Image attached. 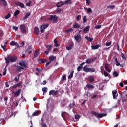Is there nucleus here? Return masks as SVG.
Returning <instances> with one entry per match:
<instances>
[{"mask_svg":"<svg viewBox=\"0 0 127 127\" xmlns=\"http://www.w3.org/2000/svg\"><path fill=\"white\" fill-rule=\"evenodd\" d=\"M92 50H95V49H98L99 47H101V45H95L91 46Z\"/></svg>","mask_w":127,"mask_h":127,"instance_id":"4468645a","label":"nucleus"},{"mask_svg":"<svg viewBox=\"0 0 127 127\" xmlns=\"http://www.w3.org/2000/svg\"><path fill=\"white\" fill-rule=\"evenodd\" d=\"M104 75L105 77H108L109 75V74L106 71H104Z\"/></svg>","mask_w":127,"mask_h":127,"instance_id":"3c124183","label":"nucleus"},{"mask_svg":"<svg viewBox=\"0 0 127 127\" xmlns=\"http://www.w3.org/2000/svg\"><path fill=\"white\" fill-rule=\"evenodd\" d=\"M72 3V1L71 0H67L65 1L64 3H63L62 4L60 5H58V4H59V3H57L56 4V6L59 8L61 6H62V5H64L65 4H71Z\"/></svg>","mask_w":127,"mask_h":127,"instance_id":"0eeeda50","label":"nucleus"},{"mask_svg":"<svg viewBox=\"0 0 127 127\" xmlns=\"http://www.w3.org/2000/svg\"><path fill=\"white\" fill-rule=\"evenodd\" d=\"M56 60V57L54 56H51L49 57V60L51 63V62L54 61Z\"/></svg>","mask_w":127,"mask_h":127,"instance_id":"4be33fe9","label":"nucleus"},{"mask_svg":"<svg viewBox=\"0 0 127 127\" xmlns=\"http://www.w3.org/2000/svg\"><path fill=\"white\" fill-rule=\"evenodd\" d=\"M83 71L85 72H89V73H92V72H95L96 70L95 68H87V65L84 66L83 68Z\"/></svg>","mask_w":127,"mask_h":127,"instance_id":"7ed1b4c3","label":"nucleus"},{"mask_svg":"<svg viewBox=\"0 0 127 127\" xmlns=\"http://www.w3.org/2000/svg\"><path fill=\"white\" fill-rule=\"evenodd\" d=\"M19 65H20L21 67H23L25 68H26L27 67L24 62H19Z\"/></svg>","mask_w":127,"mask_h":127,"instance_id":"f8f14e48","label":"nucleus"},{"mask_svg":"<svg viewBox=\"0 0 127 127\" xmlns=\"http://www.w3.org/2000/svg\"><path fill=\"white\" fill-rule=\"evenodd\" d=\"M49 26V24H45L40 26V32H44L45 29H46Z\"/></svg>","mask_w":127,"mask_h":127,"instance_id":"423d86ee","label":"nucleus"},{"mask_svg":"<svg viewBox=\"0 0 127 127\" xmlns=\"http://www.w3.org/2000/svg\"><path fill=\"white\" fill-rule=\"evenodd\" d=\"M112 44V42H106V46H110V45H111Z\"/></svg>","mask_w":127,"mask_h":127,"instance_id":"864d4df0","label":"nucleus"},{"mask_svg":"<svg viewBox=\"0 0 127 127\" xmlns=\"http://www.w3.org/2000/svg\"><path fill=\"white\" fill-rule=\"evenodd\" d=\"M50 18L47 19V20H52L54 23H56L57 22L58 17L56 15H50Z\"/></svg>","mask_w":127,"mask_h":127,"instance_id":"20e7f679","label":"nucleus"},{"mask_svg":"<svg viewBox=\"0 0 127 127\" xmlns=\"http://www.w3.org/2000/svg\"><path fill=\"white\" fill-rule=\"evenodd\" d=\"M41 125L42 127H47V126L45 123H41Z\"/></svg>","mask_w":127,"mask_h":127,"instance_id":"6e6d98bb","label":"nucleus"},{"mask_svg":"<svg viewBox=\"0 0 127 127\" xmlns=\"http://www.w3.org/2000/svg\"><path fill=\"white\" fill-rule=\"evenodd\" d=\"M118 92L116 90H114L112 91V95H113V99H116V95L117 94Z\"/></svg>","mask_w":127,"mask_h":127,"instance_id":"aec40b11","label":"nucleus"},{"mask_svg":"<svg viewBox=\"0 0 127 127\" xmlns=\"http://www.w3.org/2000/svg\"><path fill=\"white\" fill-rule=\"evenodd\" d=\"M114 60L115 63H116V66H119L121 65V64L118 62L117 58H115Z\"/></svg>","mask_w":127,"mask_h":127,"instance_id":"c756f323","label":"nucleus"},{"mask_svg":"<svg viewBox=\"0 0 127 127\" xmlns=\"http://www.w3.org/2000/svg\"><path fill=\"white\" fill-rule=\"evenodd\" d=\"M48 91V88L47 87H43L42 88V91L43 92V95H45V93H46Z\"/></svg>","mask_w":127,"mask_h":127,"instance_id":"b1692460","label":"nucleus"},{"mask_svg":"<svg viewBox=\"0 0 127 127\" xmlns=\"http://www.w3.org/2000/svg\"><path fill=\"white\" fill-rule=\"evenodd\" d=\"M91 114L94 116L95 117L97 118H102L104 116H106L107 115L106 114L102 113L100 114L98 112H96V111H92L91 112Z\"/></svg>","mask_w":127,"mask_h":127,"instance_id":"f03ea898","label":"nucleus"},{"mask_svg":"<svg viewBox=\"0 0 127 127\" xmlns=\"http://www.w3.org/2000/svg\"><path fill=\"white\" fill-rule=\"evenodd\" d=\"M74 73V70H72L71 71L70 75L68 76V79H71L73 78Z\"/></svg>","mask_w":127,"mask_h":127,"instance_id":"cd10ccee","label":"nucleus"},{"mask_svg":"<svg viewBox=\"0 0 127 127\" xmlns=\"http://www.w3.org/2000/svg\"><path fill=\"white\" fill-rule=\"evenodd\" d=\"M32 2L31 0H29L28 3H26V6H30V5L31 4Z\"/></svg>","mask_w":127,"mask_h":127,"instance_id":"09e8293b","label":"nucleus"},{"mask_svg":"<svg viewBox=\"0 0 127 127\" xmlns=\"http://www.w3.org/2000/svg\"><path fill=\"white\" fill-rule=\"evenodd\" d=\"M105 69L108 72L111 73V70L109 68V64H105Z\"/></svg>","mask_w":127,"mask_h":127,"instance_id":"9d476101","label":"nucleus"},{"mask_svg":"<svg viewBox=\"0 0 127 127\" xmlns=\"http://www.w3.org/2000/svg\"><path fill=\"white\" fill-rule=\"evenodd\" d=\"M39 114V112L37 111L36 112H34L32 114V116L33 117H35V116H37L38 114Z\"/></svg>","mask_w":127,"mask_h":127,"instance_id":"f704fd0d","label":"nucleus"},{"mask_svg":"<svg viewBox=\"0 0 127 127\" xmlns=\"http://www.w3.org/2000/svg\"><path fill=\"white\" fill-rule=\"evenodd\" d=\"M40 29L38 27H35L34 32H39Z\"/></svg>","mask_w":127,"mask_h":127,"instance_id":"e433bc0d","label":"nucleus"},{"mask_svg":"<svg viewBox=\"0 0 127 127\" xmlns=\"http://www.w3.org/2000/svg\"><path fill=\"white\" fill-rule=\"evenodd\" d=\"M11 17V14L10 13H9L8 15H7L6 16H5V19H8Z\"/></svg>","mask_w":127,"mask_h":127,"instance_id":"a19ab883","label":"nucleus"},{"mask_svg":"<svg viewBox=\"0 0 127 127\" xmlns=\"http://www.w3.org/2000/svg\"><path fill=\"white\" fill-rule=\"evenodd\" d=\"M113 74L115 76V77H117L119 76V73L116 71H114Z\"/></svg>","mask_w":127,"mask_h":127,"instance_id":"37998d69","label":"nucleus"},{"mask_svg":"<svg viewBox=\"0 0 127 127\" xmlns=\"http://www.w3.org/2000/svg\"><path fill=\"white\" fill-rule=\"evenodd\" d=\"M75 106V102H73L72 104L71 103L69 104V107L70 108V109L73 108Z\"/></svg>","mask_w":127,"mask_h":127,"instance_id":"4c0bfd02","label":"nucleus"},{"mask_svg":"<svg viewBox=\"0 0 127 127\" xmlns=\"http://www.w3.org/2000/svg\"><path fill=\"white\" fill-rule=\"evenodd\" d=\"M85 39H86V40H87V41H89V42H92L93 40V38L92 37H89L88 36H86L85 37Z\"/></svg>","mask_w":127,"mask_h":127,"instance_id":"c85d7f7f","label":"nucleus"},{"mask_svg":"<svg viewBox=\"0 0 127 127\" xmlns=\"http://www.w3.org/2000/svg\"><path fill=\"white\" fill-rule=\"evenodd\" d=\"M31 49H32V46H29L28 48H27L26 51H28V50H30Z\"/></svg>","mask_w":127,"mask_h":127,"instance_id":"69168bd1","label":"nucleus"},{"mask_svg":"<svg viewBox=\"0 0 127 127\" xmlns=\"http://www.w3.org/2000/svg\"><path fill=\"white\" fill-rule=\"evenodd\" d=\"M7 44V41L6 40L4 41V44H1V46H2V48L4 49V51H6V49L5 47Z\"/></svg>","mask_w":127,"mask_h":127,"instance_id":"dca6fc26","label":"nucleus"},{"mask_svg":"<svg viewBox=\"0 0 127 127\" xmlns=\"http://www.w3.org/2000/svg\"><path fill=\"white\" fill-rule=\"evenodd\" d=\"M21 92V89H18V91H16L14 94L15 95V96H19Z\"/></svg>","mask_w":127,"mask_h":127,"instance_id":"5701e85b","label":"nucleus"},{"mask_svg":"<svg viewBox=\"0 0 127 127\" xmlns=\"http://www.w3.org/2000/svg\"><path fill=\"white\" fill-rule=\"evenodd\" d=\"M40 55V50L38 49H36L34 52V58H36L39 56Z\"/></svg>","mask_w":127,"mask_h":127,"instance_id":"1a4fd4ad","label":"nucleus"},{"mask_svg":"<svg viewBox=\"0 0 127 127\" xmlns=\"http://www.w3.org/2000/svg\"><path fill=\"white\" fill-rule=\"evenodd\" d=\"M86 3L89 5L91 3V0H86Z\"/></svg>","mask_w":127,"mask_h":127,"instance_id":"680f3d73","label":"nucleus"},{"mask_svg":"<svg viewBox=\"0 0 127 127\" xmlns=\"http://www.w3.org/2000/svg\"><path fill=\"white\" fill-rule=\"evenodd\" d=\"M54 45L56 47H58L60 46V44L58 43V41L56 39L54 40Z\"/></svg>","mask_w":127,"mask_h":127,"instance_id":"473e14b6","label":"nucleus"},{"mask_svg":"<svg viewBox=\"0 0 127 127\" xmlns=\"http://www.w3.org/2000/svg\"><path fill=\"white\" fill-rule=\"evenodd\" d=\"M87 12H89V13H92V9L90 8H88V9L87 10Z\"/></svg>","mask_w":127,"mask_h":127,"instance_id":"5fc2aeb1","label":"nucleus"},{"mask_svg":"<svg viewBox=\"0 0 127 127\" xmlns=\"http://www.w3.org/2000/svg\"><path fill=\"white\" fill-rule=\"evenodd\" d=\"M74 46V43L72 42H71L69 43L68 46L66 47V49L67 50H71V49H72L73 47Z\"/></svg>","mask_w":127,"mask_h":127,"instance_id":"9b49d317","label":"nucleus"},{"mask_svg":"<svg viewBox=\"0 0 127 127\" xmlns=\"http://www.w3.org/2000/svg\"><path fill=\"white\" fill-rule=\"evenodd\" d=\"M80 118V116L78 114H76L75 115V119H78Z\"/></svg>","mask_w":127,"mask_h":127,"instance_id":"052dcab7","label":"nucleus"},{"mask_svg":"<svg viewBox=\"0 0 127 127\" xmlns=\"http://www.w3.org/2000/svg\"><path fill=\"white\" fill-rule=\"evenodd\" d=\"M86 87L87 89H94L95 88V86L90 84H87Z\"/></svg>","mask_w":127,"mask_h":127,"instance_id":"393cba45","label":"nucleus"},{"mask_svg":"<svg viewBox=\"0 0 127 127\" xmlns=\"http://www.w3.org/2000/svg\"><path fill=\"white\" fill-rule=\"evenodd\" d=\"M20 29L22 32H26V27L24 24H22L20 26Z\"/></svg>","mask_w":127,"mask_h":127,"instance_id":"ddd939ff","label":"nucleus"},{"mask_svg":"<svg viewBox=\"0 0 127 127\" xmlns=\"http://www.w3.org/2000/svg\"><path fill=\"white\" fill-rule=\"evenodd\" d=\"M80 27V25L77 23H75L73 25V27H72V28L74 29V28H79Z\"/></svg>","mask_w":127,"mask_h":127,"instance_id":"a878e982","label":"nucleus"},{"mask_svg":"<svg viewBox=\"0 0 127 127\" xmlns=\"http://www.w3.org/2000/svg\"><path fill=\"white\" fill-rule=\"evenodd\" d=\"M3 2V5L6 6L7 5V2L5 0H0Z\"/></svg>","mask_w":127,"mask_h":127,"instance_id":"58836bf2","label":"nucleus"},{"mask_svg":"<svg viewBox=\"0 0 127 127\" xmlns=\"http://www.w3.org/2000/svg\"><path fill=\"white\" fill-rule=\"evenodd\" d=\"M5 60H6V64H7V65H8L10 62L11 63L16 62L17 60V57L15 55H14L13 56L9 55H8L7 58H5Z\"/></svg>","mask_w":127,"mask_h":127,"instance_id":"f257e3e1","label":"nucleus"},{"mask_svg":"<svg viewBox=\"0 0 127 127\" xmlns=\"http://www.w3.org/2000/svg\"><path fill=\"white\" fill-rule=\"evenodd\" d=\"M95 28H96V29H99V28H101V25H98L97 26H96L95 27Z\"/></svg>","mask_w":127,"mask_h":127,"instance_id":"bf43d9fd","label":"nucleus"},{"mask_svg":"<svg viewBox=\"0 0 127 127\" xmlns=\"http://www.w3.org/2000/svg\"><path fill=\"white\" fill-rule=\"evenodd\" d=\"M15 67H16V73H19L20 72V71L22 70H24V67H22L20 66H17V65H15Z\"/></svg>","mask_w":127,"mask_h":127,"instance_id":"6e6552de","label":"nucleus"},{"mask_svg":"<svg viewBox=\"0 0 127 127\" xmlns=\"http://www.w3.org/2000/svg\"><path fill=\"white\" fill-rule=\"evenodd\" d=\"M78 33L77 34H76L74 36V39L76 42H80L82 40V37L81 35Z\"/></svg>","mask_w":127,"mask_h":127,"instance_id":"39448f33","label":"nucleus"},{"mask_svg":"<svg viewBox=\"0 0 127 127\" xmlns=\"http://www.w3.org/2000/svg\"><path fill=\"white\" fill-rule=\"evenodd\" d=\"M94 81V76H90L89 77V82L90 83H92Z\"/></svg>","mask_w":127,"mask_h":127,"instance_id":"2f4dec72","label":"nucleus"},{"mask_svg":"<svg viewBox=\"0 0 127 127\" xmlns=\"http://www.w3.org/2000/svg\"><path fill=\"white\" fill-rule=\"evenodd\" d=\"M62 80L63 81L66 80V75H64L62 77Z\"/></svg>","mask_w":127,"mask_h":127,"instance_id":"13d9d810","label":"nucleus"},{"mask_svg":"<svg viewBox=\"0 0 127 127\" xmlns=\"http://www.w3.org/2000/svg\"><path fill=\"white\" fill-rule=\"evenodd\" d=\"M10 45H12V46H17L18 47H19V46L18 43L14 41H12V42L10 43Z\"/></svg>","mask_w":127,"mask_h":127,"instance_id":"a211bd4d","label":"nucleus"},{"mask_svg":"<svg viewBox=\"0 0 127 127\" xmlns=\"http://www.w3.org/2000/svg\"><path fill=\"white\" fill-rule=\"evenodd\" d=\"M37 61L39 62V64H43L47 62L46 59L43 58L38 59Z\"/></svg>","mask_w":127,"mask_h":127,"instance_id":"2eb2a0df","label":"nucleus"},{"mask_svg":"<svg viewBox=\"0 0 127 127\" xmlns=\"http://www.w3.org/2000/svg\"><path fill=\"white\" fill-rule=\"evenodd\" d=\"M67 114L68 113L65 112H62L61 116L63 119H64V118L66 117Z\"/></svg>","mask_w":127,"mask_h":127,"instance_id":"bb28decb","label":"nucleus"},{"mask_svg":"<svg viewBox=\"0 0 127 127\" xmlns=\"http://www.w3.org/2000/svg\"><path fill=\"white\" fill-rule=\"evenodd\" d=\"M115 5H109L107 6V8H110L111 9H113L115 8Z\"/></svg>","mask_w":127,"mask_h":127,"instance_id":"49530a36","label":"nucleus"},{"mask_svg":"<svg viewBox=\"0 0 127 127\" xmlns=\"http://www.w3.org/2000/svg\"><path fill=\"white\" fill-rule=\"evenodd\" d=\"M82 69L83 66H81L80 65H79V66L77 67V71L80 72Z\"/></svg>","mask_w":127,"mask_h":127,"instance_id":"ea45409f","label":"nucleus"},{"mask_svg":"<svg viewBox=\"0 0 127 127\" xmlns=\"http://www.w3.org/2000/svg\"><path fill=\"white\" fill-rule=\"evenodd\" d=\"M59 90H54V93H53V95L54 96H56L57 94H58V93H59Z\"/></svg>","mask_w":127,"mask_h":127,"instance_id":"a18cd8bd","label":"nucleus"},{"mask_svg":"<svg viewBox=\"0 0 127 127\" xmlns=\"http://www.w3.org/2000/svg\"><path fill=\"white\" fill-rule=\"evenodd\" d=\"M16 113L14 112H12V114H11V115H10V117H12L14 116V117H15Z\"/></svg>","mask_w":127,"mask_h":127,"instance_id":"4d7b16f0","label":"nucleus"},{"mask_svg":"<svg viewBox=\"0 0 127 127\" xmlns=\"http://www.w3.org/2000/svg\"><path fill=\"white\" fill-rule=\"evenodd\" d=\"M72 31H73V29L69 28V29L65 30V32H72Z\"/></svg>","mask_w":127,"mask_h":127,"instance_id":"de8ad7c7","label":"nucleus"},{"mask_svg":"<svg viewBox=\"0 0 127 127\" xmlns=\"http://www.w3.org/2000/svg\"><path fill=\"white\" fill-rule=\"evenodd\" d=\"M80 18H81V16L80 15H78L76 16V19L77 21H79Z\"/></svg>","mask_w":127,"mask_h":127,"instance_id":"603ef678","label":"nucleus"},{"mask_svg":"<svg viewBox=\"0 0 127 127\" xmlns=\"http://www.w3.org/2000/svg\"><path fill=\"white\" fill-rule=\"evenodd\" d=\"M121 57L123 58V59L125 60L126 59V56L124 54H121Z\"/></svg>","mask_w":127,"mask_h":127,"instance_id":"e2e57ef3","label":"nucleus"},{"mask_svg":"<svg viewBox=\"0 0 127 127\" xmlns=\"http://www.w3.org/2000/svg\"><path fill=\"white\" fill-rule=\"evenodd\" d=\"M119 86L121 87H122V88L124 87V84H123V83H122V82L119 83Z\"/></svg>","mask_w":127,"mask_h":127,"instance_id":"338daca9","label":"nucleus"},{"mask_svg":"<svg viewBox=\"0 0 127 127\" xmlns=\"http://www.w3.org/2000/svg\"><path fill=\"white\" fill-rule=\"evenodd\" d=\"M15 4H16V5H18L23 8H25V5L24 4L22 3V2H16L15 3Z\"/></svg>","mask_w":127,"mask_h":127,"instance_id":"f3484780","label":"nucleus"},{"mask_svg":"<svg viewBox=\"0 0 127 127\" xmlns=\"http://www.w3.org/2000/svg\"><path fill=\"white\" fill-rule=\"evenodd\" d=\"M44 45H45V47H46V48L47 49L48 51H49V52L51 51V50L53 47V46L52 45H48L45 44Z\"/></svg>","mask_w":127,"mask_h":127,"instance_id":"412c9836","label":"nucleus"},{"mask_svg":"<svg viewBox=\"0 0 127 127\" xmlns=\"http://www.w3.org/2000/svg\"><path fill=\"white\" fill-rule=\"evenodd\" d=\"M55 92V90H51L49 92V95L51 96L54 94V92Z\"/></svg>","mask_w":127,"mask_h":127,"instance_id":"79ce46f5","label":"nucleus"},{"mask_svg":"<svg viewBox=\"0 0 127 127\" xmlns=\"http://www.w3.org/2000/svg\"><path fill=\"white\" fill-rule=\"evenodd\" d=\"M30 16V13L28 12L27 14H26V15H25V17L23 18V20H25L26 19H27L28 18L29 16Z\"/></svg>","mask_w":127,"mask_h":127,"instance_id":"7c9ffc66","label":"nucleus"},{"mask_svg":"<svg viewBox=\"0 0 127 127\" xmlns=\"http://www.w3.org/2000/svg\"><path fill=\"white\" fill-rule=\"evenodd\" d=\"M95 59L93 58H89L88 59L86 60V63L87 64H89L91 63H92V62H93L94 61Z\"/></svg>","mask_w":127,"mask_h":127,"instance_id":"6ab92c4d","label":"nucleus"},{"mask_svg":"<svg viewBox=\"0 0 127 127\" xmlns=\"http://www.w3.org/2000/svg\"><path fill=\"white\" fill-rule=\"evenodd\" d=\"M87 21V18H86V16H84L83 18V23H85Z\"/></svg>","mask_w":127,"mask_h":127,"instance_id":"8fccbe9b","label":"nucleus"},{"mask_svg":"<svg viewBox=\"0 0 127 127\" xmlns=\"http://www.w3.org/2000/svg\"><path fill=\"white\" fill-rule=\"evenodd\" d=\"M13 29L16 30V31H17L18 29V28L17 27H15V26H14L13 27Z\"/></svg>","mask_w":127,"mask_h":127,"instance_id":"774afa93","label":"nucleus"},{"mask_svg":"<svg viewBox=\"0 0 127 127\" xmlns=\"http://www.w3.org/2000/svg\"><path fill=\"white\" fill-rule=\"evenodd\" d=\"M1 121H2V125H4L6 123V121L4 118H1Z\"/></svg>","mask_w":127,"mask_h":127,"instance_id":"c03bdc74","label":"nucleus"},{"mask_svg":"<svg viewBox=\"0 0 127 127\" xmlns=\"http://www.w3.org/2000/svg\"><path fill=\"white\" fill-rule=\"evenodd\" d=\"M97 97V95H94L91 97V99H94L96 98Z\"/></svg>","mask_w":127,"mask_h":127,"instance_id":"0e129e2a","label":"nucleus"},{"mask_svg":"<svg viewBox=\"0 0 127 127\" xmlns=\"http://www.w3.org/2000/svg\"><path fill=\"white\" fill-rule=\"evenodd\" d=\"M20 11L19 10H17L16 11H15V13H14V16H17L19 14Z\"/></svg>","mask_w":127,"mask_h":127,"instance_id":"c9c22d12","label":"nucleus"},{"mask_svg":"<svg viewBox=\"0 0 127 127\" xmlns=\"http://www.w3.org/2000/svg\"><path fill=\"white\" fill-rule=\"evenodd\" d=\"M89 29H90V26H87V27L84 28L83 31L84 32H87V31H89Z\"/></svg>","mask_w":127,"mask_h":127,"instance_id":"72a5a7b5","label":"nucleus"}]
</instances>
